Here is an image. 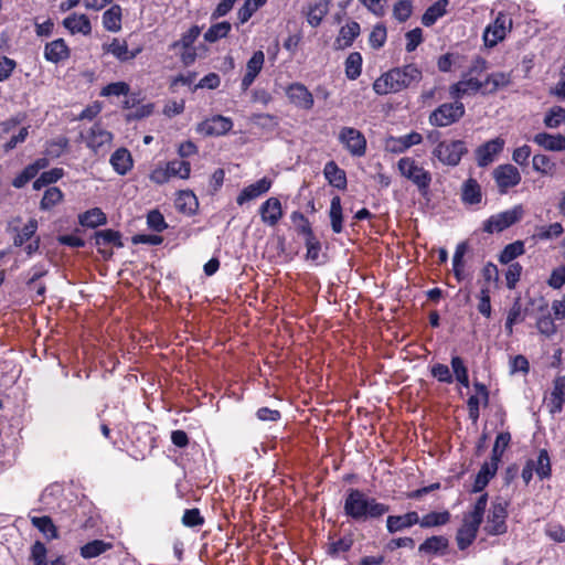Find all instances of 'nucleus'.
<instances>
[{"instance_id":"nucleus-1","label":"nucleus","mask_w":565,"mask_h":565,"mask_svg":"<svg viewBox=\"0 0 565 565\" xmlns=\"http://www.w3.org/2000/svg\"><path fill=\"white\" fill-rule=\"evenodd\" d=\"M422 78V70L412 63L383 73L374 81L373 90L377 95L399 93L413 84H418Z\"/></svg>"},{"instance_id":"nucleus-2","label":"nucleus","mask_w":565,"mask_h":565,"mask_svg":"<svg viewBox=\"0 0 565 565\" xmlns=\"http://www.w3.org/2000/svg\"><path fill=\"white\" fill-rule=\"evenodd\" d=\"M397 169L402 177L417 186L422 194L429 190L433 177L430 171L418 164L412 157H403L397 162Z\"/></svg>"},{"instance_id":"nucleus-3","label":"nucleus","mask_w":565,"mask_h":565,"mask_svg":"<svg viewBox=\"0 0 565 565\" xmlns=\"http://www.w3.org/2000/svg\"><path fill=\"white\" fill-rule=\"evenodd\" d=\"M468 153V147L465 140L452 139L438 142L431 150L434 159L444 166L455 168L460 164L462 157Z\"/></svg>"},{"instance_id":"nucleus-4","label":"nucleus","mask_w":565,"mask_h":565,"mask_svg":"<svg viewBox=\"0 0 565 565\" xmlns=\"http://www.w3.org/2000/svg\"><path fill=\"white\" fill-rule=\"evenodd\" d=\"M465 114L466 108L460 100L444 103L429 114L428 121L433 127L445 128L458 122Z\"/></svg>"},{"instance_id":"nucleus-5","label":"nucleus","mask_w":565,"mask_h":565,"mask_svg":"<svg viewBox=\"0 0 565 565\" xmlns=\"http://www.w3.org/2000/svg\"><path fill=\"white\" fill-rule=\"evenodd\" d=\"M523 205H514L510 210H505L489 216L482 224V231L487 234L501 233L504 230L519 223L523 218Z\"/></svg>"},{"instance_id":"nucleus-6","label":"nucleus","mask_w":565,"mask_h":565,"mask_svg":"<svg viewBox=\"0 0 565 565\" xmlns=\"http://www.w3.org/2000/svg\"><path fill=\"white\" fill-rule=\"evenodd\" d=\"M508 507L509 502L501 498H497L492 502L484 525V531L488 535L498 536L508 532Z\"/></svg>"},{"instance_id":"nucleus-7","label":"nucleus","mask_w":565,"mask_h":565,"mask_svg":"<svg viewBox=\"0 0 565 565\" xmlns=\"http://www.w3.org/2000/svg\"><path fill=\"white\" fill-rule=\"evenodd\" d=\"M201 34L199 25H192L186 32L181 35V39L172 42L169 45L170 51L180 50V60L184 66L192 65L196 60V50L193 46L194 42Z\"/></svg>"},{"instance_id":"nucleus-8","label":"nucleus","mask_w":565,"mask_h":565,"mask_svg":"<svg viewBox=\"0 0 565 565\" xmlns=\"http://www.w3.org/2000/svg\"><path fill=\"white\" fill-rule=\"evenodd\" d=\"M512 19L509 13L499 12L494 21L490 23L483 32L484 45L488 47L495 46L503 41L507 33L512 29Z\"/></svg>"},{"instance_id":"nucleus-9","label":"nucleus","mask_w":565,"mask_h":565,"mask_svg":"<svg viewBox=\"0 0 565 565\" xmlns=\"http://www.w3.org/2000/svg\"><path fill=\"white\" fill-rule=\"evenodd\" d=\"M492 178L495 181L500 194H507L510 189L519 185L522 180L520 171L511 163H503L495 167L492 171Z\"/></svg>"},{"instance_id":"nucleus-10","label":"nucleus","mask_w":565,"mask_h":565,"mask_svg":"<svg viewBox=\"0 0 565 565\" xmlns=\"http://www.w3.org/2000/svg\"><path fill=\"white\" fill-rule=\"evenodd\" d=\"M340 143L352 157H363L366 152L365 136L353 127H342L339 137Z\"/></svg>"},{"instance_id":"nucleus-11","label":"nucleus","mask_w":565,"mask_h":565,"mask_svg":"<svg viewBox=\"0 0 565 565\" xmlns=\"http://www.w3.org/2000/svg\"><path fill=\"white\" fill-rule=\"evenodd\" d=\"M285 94L291 105L298 109L311 110L315 105V98L308 87L300 83L294 82L286 86Z\"/></svg>"},{"instance_id":"nucleus-12","label":"nucleus","mask_w":565,"mask_h":565,"mask_svg":"<svg viewBox=\"0 0 565 565\" xmlns=\"http://www.w3.org/2000/svg\"><path fill=\"white\" fill-rule=\"evenodd\" d=\"M504 146L505 140L501 137H495L478 146L475 150L477 166L480 168L490 166L503 151Z\"/></svg>"},{"instance_id":"nucleus-13","label":"nucleus","mask_w":565,"mask_h":565,"mask_svg":"<svg viewBox=\"0 0 565 565\" xmlns=\"http://www.w3.org/2000/svg\"><path fill=\"white\" fill-rule=\"evenodd\" d=\"M367 494L360 489L349 488L345 492L343 511L347 518L361 522V513L363 504L367 499Z\"/></svg>"},{"instance_id":"nucleus-14","label":"nucleus","mask_w":565,"mask_h":565,"mask_svg":"<svg viewBox=\"0 0 565 565\" xmlns=\"http://www.w3.org/2000/svg\"><path fill=\"white\" fill-rule=\"evenodd\" d=\"M121 237L122 236L119 231L111 228L96 231L93 235L95 245L98 247V253L104 259H109L113 256V252L100 248V246L111 245L114 247L121 248L124 246Z\"/></svg>"},{"instance_id":"nucleus-15","label":"nucleus","mask_w":565,"mask_h":565,"mask_svg":"<svg viewBox=\"0 0 565 565\" xmlns=\"http://www.w3.org/2000/svg\"><path fill=\"white\" fill-rule=\"evenodd\" d=\"M449 540L444 535H433L424 540L418 546V553L429 557L448 554Z\"/></svg>"},{"instance_id":"nucleus-16","label":"nucleus","mask_w":565,"mask_h":565,"mask_svg":"<svg viewBox=\"0 0 565 565\" xmlns=\"http://www.w3.org/2000/svg\"><path fill=\"white\" fill-rule=\"evenodd\" d=\"M265 63V54L263 51H255L246 63V72L241 81V89L246 92L255 82L256 77L263 70Z\"/></svg>"},{"instance_id":"nucleus-17","label":"nucleus","mask_w":565,"mask_h":565,"mask_svg":"<svg viewBox=\"0 0 565 565\" xmlns=\"http://www.w3.org/2000/svg\"><path fill=\"white\" fill-rule=\"evenodd\" d=\"M423 136L417 131H412L399 137H388L385 141V149L393 153H403L413 146L422 143Z\"/></svg>"},{"instance_id":"nucleus-18","label":"nucleus","mask_w":565,"mask_h":565,"mask_svg":"<svg viewBox=\"0 0 565 565\" xmlns=\"http://www.w3.org/2000/svg\"><path fill=\"white\" fill-rule=\"evenodd\" d=\"M102 50L104 54H111L121 63L134 60L141 52V47L129 51L127 42L117 38H114L110 43H104Z\"/></svg>"},{"instance_id":"nucleus-19","label":"nucleus","mask_w":565,"mask_h":565,"mask_svg":"<svg viewBox=\"0 0 565 565\" xmlns=\"http://www.w3.org/2000/svg\"><path fill=\"white\" fill-rule=\"evenodd\" d=\"M233 128L232 119L222 115L213 116L199 126V131L206 136H223Z\"/></svg>"},{"instance_id":"nucleus-20","label":"nucleus","mask_w":565,"mask_h":565,"mask_svg":"<svg viewBox=\"0 0 565 565\" xmlns=\"http://www.w3.org/2000/svg\"><path fill=\"white\" fill-rule=\"evenodd\" d=\"M259 215L264 224L268 226L277 225L284 215L279 199L271 196L263 202L259 206Z\"/></svg>"},{"instance_id":"nucleus-21","label":"nucleus","mask_w":565,"mask_h":565,"mask_svg":"<svg viewBox=\"0 0 565 565\" xmlns=\"http://www.w3.org/2000/svg\"><path fill=\"white\" fill-rule=\"evenodd\" d=\"M70 56L71 49L62 38L47 42L44 46V58L47 62L58 64L68 60Z\"/></svg>"},{"instance_id":"nucleus-22","label":"nucleus","mask_w":565,"mask_h":565,"mask_svg":"<svg viewBox=\"0 0 565 565\" xmlns=\"http://www.w3.org/2000/svg\"><path fill=\"white\" fill-rule=\"evenodd\" d=\"M270 188L271 180L268 179L267 177H264L256 181L255 183L245 186L237 195L236 203L238 205H243L246 202L257 199L258 196L267 193L270 190Z\"/></svg>"},{"instance_id":"nucleus-23","label":"nucleus","mask_w":565,"mask_h":565,"mask_svg":"<svg viewBox=\"0 0 565 565\" xmlns=\"http://www.w3.org/2000/svg\"><path fill=\"white\" fill-rule=\"evenodd\" d=\"M419 522V515L416 511H408L401 515H388L386 519V530L390 534L409 529Z\"/></svg>"},{"instance_id":"nucleus-24","label":"nucleus","mask_w":565,"mask_h":565,"mask_svg":"<svg viewBox=\"0 0 565 565\" xmlns=\"http://www.w3.org/2000/svg\"><path fill=\"white\" fill-rule=\"evenodd\" d=\"M323 175L331 186L341 191H344L347 189V173L343 169H341L338 166L335 161L330 160L324 164Z\"/></svg>"},{"instance_id":"nucleus-25","label":"nucleus","mask_w":565,"mask_h":565,"mask_svg":"<svg viewBox=\"0 0 565 565\" xmlns=\"http://www.w3.org/2000/svg\"><path fill=\"white\" fill-rule=\"evenodd\" d=\"M111 140V132L104 129L99 122L94 124L86 136L87 147L93 149L95 152H97L103 146L110 143Z\"/></svg>"},{"instance_id":"nucleus-26","label":"nucleus","mask_w":565,"mask_h":565,"mask_svg":"<svg viewBox=\"0 0 565 565\" xmlns=\"http://www.w3.org/2000/svg\"><path fill=\"white\" fill-rule=\"evenodd\" d=\"M329 4L328 0H317L313 3H309L307 9L302 10L309 25L317 28L321 24L329 12Z\"/></svg>"},{"instance_id":"nucleus-27","label":"nucleus","mask_w":565,"mask_h":565,"mask_svg":"<svg viewBox=\"0 0 565 565\" xmlns=\"http://www.w3.org/2000/svg\"><path fill=\"white\" fill-rule=\"evenodd\" d=\"M388 511H390L388 504L380 502L373 497H367L365 503L363 504V509H362V513H361V522H366L367 520L381 519Z\"/></svg>"},{"instance_id":"nucleus-28","label":"nucleus","mask_w":565,"mask_h":565,"mask_svg":"<svg viewBox=\"0 0 565 565\" xmlns=\"http://www.w3.org/2000/svg\"><path fill=\"white\" fill-rule=\"evenodd\" d=\"M174 205L178 212L191 216L196 213L199 202L191 190H183L178 193Z\"/></svg>"},{"instance_id":"nucleus-29","label":"nucleus","mask_w":565,"mask_h":565,"mask_svg":"<svg viewBox=\"0 0 565 565\" xmlns=\"http://www.w3.org/2000/svg\"><path fill=\"white\" fill-rule=\"evenodd\" d=\"M110 164L113 169L120 175L127 174L134 166L131 153L126 148H118L110 156Z\"/></svg>"},{"instance_id":"nucleus-30","label":"nucleus","mask_w":565,"mask_h":565,"mask_svg":"<svg viewBox=\"0 0 565 565\" xmlns=\"http://www.w3.org/2000/svg\"><path fill=\"white\" fill-rule=\"evenodd\" d=\"M533 141L547 151L565 150V137L561 134L539 132L533 137Z\"/></svg>"},{"instance_id":"nucleus-31","label":"nucleus","mask_w":565,"mask_h":565,"mask_svg":"<svg viewBox=\"0 0 565 565\" xmlns=\"http://www.w3.org/2000/svg\"><path fill=\"white\" fill-rule=\"evenodd\" d=\"M361 26L356 21H351L341 26L339 35L335 39L338 49H347L351 46L354 40L360 35Z\"/></svg>"},{"instance_id":"nucleus-32","label":"nucleus","mask_w":565,"mask_h":565,"mask_svg":"<svg viewBox=\"0 0 565 565\" xmlns=\"http://www.w3.org/2000/svg\"><path fill=\"white\" fill-rule=\"evenodd\" d=\"M498 467L499 466L494 462H484L475 478L471 492L477 493L483 491L490 480L495 476Z\"/></svg>"},{"instance_id":"nucleus-33","label":"nucleus","mask_w":565,"mask_h":565,"mask_svg":"<svg viewBox=\"0 0 565 565\" xmlns=\"http://www.w3.org/2000/svg\"><path fill=\"white\" fill-rule=\"evenodd\" d=\"M63 25L72 34L82 33L84 35H88L92 32V24L87 15L81 14L76 15L71 14L63 20Z\"/></svg>"},{"instance_id":"nucleus-34","label":"nucleus","mask_w":565,"mask_h":565,"mask_svg":"<svg viewBox=\"0 0 565 565\" xmlns=\"http://www.w3.org/2000/svg\"><path fill=\"white\" fill-rule=\"evenodd\" d=\"M461 200L469 205L479 204L482 201V191L478 181L473 178H468L461 188Z\"/></svg>"},{"instance_id":"nucleus-35","label":"nucleus","mask_w":565,"mask_h":565,"mask_svg":"<svg viewBox=\"0 0 565 565\" xmlns=\"http://www.w3.org/2000/svg\"><path fill=\"white\" fill-rule=\"evenodd\" d=\"M451 514L448 510L431 511L419 518V526L423 529H431L444 526L450 522Z\"/></svg>"},{"instance_id":"nucleus-36","label":"nucleus","mask_w":565,"mask_h":565,"mask_svg":"<svg viewBox=\"0 0 565 565\" xmlns=\"http://www.w3.org/2000/svg\"><path fill=\"white\" fill-rule=\"evenodd\" d=\"M78 223L84 227L96 228L107 224V216L99 207H93L78 215Z\"/></svg>"},{"instance_id":"nucleus-37","label":"nucleus","mask_w":565,"mask_h":565,"mask_svg":"<svg viewBox=\"0 0 565 565\" xmlns=\"http://www.w3.org/2000/svg\"><path fill=\"white\" fill-rule=\"evenodd\" d=\"M449 4V0H437L431 6H429L422 17V23L425 26H431L436 23V21L444 17L447 13V7Z\"/></svg>"},{"instance_id":"nucleus-38","label":"nucleus","mask_w":565,"mask_h":565,"mask_svg":"<svg viewBox=\"0 0 565 565\" xmlns=\"http://www.w3.org/2000/svg\"><path fill=\"white\" fill-rule=\"evenodd\" d=\"M30 521L49 541L58 539V530L51 516H30Z\"/></svg>"},{"instance_id":"nucleus-39","label":"nucleus","mask_w":565,"mask_h":565,"mask_svg":"<svg viewBox=\"0 0 565 565\" xmlns=\"http://www.w3.org/2000/svg\"><path fill=\"white\" fill-rule=\"evenodd\" d=\"M121 8L114 4L103 13V26L109 32H118L121 30Z\"/></svg>"},{"instance_id":"nucleus-40","label":"nucleus","mask_w":565,"mask_h":565,"mask_svg":"<svg viewBox=\"0 0 565 565\" xmlns=\"http://www.w3.org/2000/svg\"><path fill=\"white\" fill-rule=\"evenodd\" d=\"M484 82L483 94H494L500 88L507 87L511 83L510 74L504 72L491 73Z\"/></svg>"},{"instance_id":"nucleus-41","label":"nucleus","mask_w":565,"mask_h":565,"mask_svg":"<svg viewBox=\"0 0 565 565\" xmlns=\"http://www.w3.org/2000/svg\"><path fill=\"white\" fill-rule=\"evenodd\" d=\"M329 217L333 233L340 234L343 231V211L339 195H334L331 199Z\"/></svg>"},{"instance_id":"nucleus-42","label":"nucleus","mask_w":565,"mask_h":565,"mask_svg":"<svg viewBox=\"0 0 565 565\" xmlns=\"http://www.w3.org/2000/svg\"><path fill=\"white\" fill-rule=\"evenodd\" d=\"M363 57L360 52H351L344 61V73L348 79L355 81L362 73Z\"/></svg>"},{"instance_id":"nucleus-43","label":"nucleus","mask_w":565,"mask_h":565,"mask_svg":"<svg viewBox=\"0 0 565 565\" xmlns=\"http://www.w3.org/2000/svg\"><path fill=\"white\" fill-rule=\"evenodd\" d=\"M534 471L540 480L552 477V463L548 451L540 449L536 460H533Z\"/></svg>"},{"instance_id":"nucleus-44","label":"nucleus","mask_w":565,"mask_h":565,"mask_svg":"<svg viewBox=\"0 0 565 565\" xmlns=\"http://www.w3.org/2000/svg\"><path fill=\"white\" fill-rule=\"evenodd\" d=\"M511 443V434L509 431H501L497 435L494 445L492 447L490 461L499 466L502 456Z\"/></svg>"},{"instance_id":"nucleus-45","label":"nucleus","mask_w":565,"mask_h":565,"mask_svg":"<svg viewBox=\"0 0 565 565\" xmlns=\"http://www.w3.org/2000/svg\"><path fill=\"white\" fill-rule=\"evenodd\" d=\"M451 369H452V377L455 376L456 381L461 384L463 387L468 388L470 385L469 382V371L465 361L459 355H452L450 360Z\"/></svg>"},{"instance_id":"nucleus-46","label":"nucleus","mask_w":565,"mask_h":565,"mask_svg":"<svg viewBox=\"0 0 565 565\" xmlns=\"http://www.w3.org/2000/svg\"><path fill=\"white\" fill-rule=\"evenodd\" d=\"M109 548H111V544L110 543H107L103 540H93L86 544H84L82 547H81V556L83 558H93V557H97L99 556L100 554L105 553L106 551H108Z\"/></svg>"},{"instance_id":"nucleus-47","label":"nucleus","mask_w":565,"mask_h":565,"mask_svg":"<svg viewBox=\"0 0 565 565\" xmlns=\"http://www.w3.org/2000/svg\"><path fill=\"white\" fill-rule=\"evenodd\" d=\"M524 253L525 247L523 241H515L504 246L499 255V262L504 265L511 264L516 257Z\"/></svg>"},{"instance_id":"nucleus-48","label":"nucleus","mask_w":565,"mask_h":565,"mask_svg":"<svg viewBox=\"0 0 565 565\" xmlns=\"http://www.w3.org/2000/svg\"><path fill=\"white\" fill-rule=\"evenodd\" d=\"M38 230V221L30 218L23 227L13 237V245L17 247L23 246L28 241H31Z\"/></svg>"},{"instance_id":"nucleus-49","label":"nucleus","mask_w":565,"mask_h":565,"mask_svg":"<svg viewBox=\"0 0 565 565\" xmlns=\"http://www.w3.org/2000/svg\"><path fill=\"white\" fill-rule=\"evenodd\" d=\"M232 25L227 21L212 24L204 33V40L210 43H214L221 39H224L231 32Z\"/></svg>"},{"instance_id":"nucleus-50","label":"nucleus","mask_w":565,"mask_h":565,"mask_svg":"<svg viewBox=\"0 0 565 565\" xmlns=\"http://www.w3.org/2000/svg\"><path fill=\"white\" fill-rule=\"evenodd\" d=\"M290 220L295 225L296 232L305 238L315 234L310 221L300 211H294L290 215Z\"/></svg>"},{"instance_id":"nucleus-51","label":"nucleus","mask_w":565,"mask_h":565,"mask_svg":"<svg viewBox=\"0 0 565 565\" xmlns=\"http://www.w3.org/2000/svg\"><path fill=\"white\" fill-rule=\"evenodd\" d=\"M64 198L63 192L57 186H50L45 190L40 202V209L49 211L58 204Z\"/></svg>"},{"instance_id":"nucleus-52","label":"nucleus","mask_w":565,"mask_h":565,"mask_svg":"<svg viewBox=\"0 0 565 565\" xmlns=\"http://www.w3.org/2000/svg\"><path fill=\"white\" fill-rule=\"evenodd\" d=\"M478 535V530L461 525L456 534V542L460 551L467 550L475 542Z\"/></svg>"},{"instance_id":"nucleus-53","label":"nucleus","mask_w":565,"mask_h":565,"mask_svg":"<svg viewBox=\"0 0 565 565\" xmlns=\"http://www.w3.org/2000/svg\"><path fill=\"white\" fill-rule=\"evenodd\" d=\"M168 177H178L181 179H188L191 173V164L185 160H171L167 163Z\"/></svg>"},{"instance_id":"nucleus-54","label":"nucleus","mask_w":565,"mask_h":565,"mask_svg":"<svg viewBox=\"0 0 565 565\" xmlns=\"http://www.w3.org/2000/svg\"><path fill=\"white\" fill-rule=\"evenodd\" d=\"M267 0H245L244 4L238 9L237 19L239 23H246L253 14L262 8Z\"/></svg>"},{"instance_id":"nucleus-55","label":"nucleus","mask_w":565,"mask_h":565,"mask_svg":"<svg viewBox=\"0 0 565 565\" xmlns=\"http://www.w3.org/2000/svg\"><path fill=\"white\" fill-rule=\"evenodd\" d=\"M386 39V26L383 23H377L369 35V44L372 49L379 50L384 46Z\"/></svg>"},{"instance_id":"nucleus-56","label":"nucleus","mask_w":565,"mask_h":565,"mask_svg":"<svg viewBox=\"0 0 565 565\" xmlns=\"http://www.w3.org/2000/svg\"><path fill=\"white\" fill-rule=\"evenodd\" d=\"M533 169L542 175L552 174L555 163L546 154H535L532 159Z\"/></svg>"},{"instance_id":"nucleus-57","label":"nucleus","mask_w":565,"mask_h":565,"mask_svg":"<svg viewBox=\"0 0 565 565\" xmlns=\"http://www.w3.org/2000/svg\"><path fill=\"white\" fill-rule=\"evenodd\" d=\"M181 523L185 527L193 529V527L202 526L205 523V519L201 514L200 509L192 508V509H186L184 511V513L181 518Z\"/></svg>"},{"instance_id":"nucleus-58","label":"nucleus","mask_w":565,"mask_h":565,"mask_svg":"<svg viewBox=\"0 0 565 565\" xmlns=\"http://www.w3.org/2000/svg\"><path fill=\"white\" fill-rule=\"evenodd\" d=\"M564 228L561 223L556 222L550 225L540 226L536 228L534 237L540 241H546L553 237H558L563 234Z\"/></svg>"},{"instance_id":"nucleus-59","label":"nucleus","mask_w":565,"mask_h":565,"mask_svg":"<svg viewBox=\"0 0 565 565\" xmlns=\"http://www.w3.org/2000/svg\"><path fill=\"white\" fill-rule=\"evenodd\" d=\"M147 225L150 230L157 233H161L168 228V223L166 222L163 214L158 209L148 212Z\"/></svg>"},{"instance_id":"nucleus-60","label":"nucleus","mask_w":565,"mask_h":565,"mask_svg":"<svg viewBox=\"0 0 565 565\" xmlns=\"http://www.w3.org/2000/svg\"><path fill=\"white\" fill-rule=\"evenodd\" d=\"M565 121V108L561 106L552 107L544 117V125L547 128H557Z\"/></svg>"},{"instance_id":"nucleus-61","label":"nucleus","mask_w":565,"mask_h":565,"mask_svg":"<svg viewBox=\"0 0 565 565\" xmlns=\"http://www.w3.org/2000/svg\"><path fill=\"white\" fill-rule=\"evenodd\" d=\"M47 548L41 541H35L30 548V561L33 565H49L46 561Z\"/></svg>"},{"instance_id":"nucleus-62","label":"nucleus","mask_w":565,"mask_h":565,"mask_svg":"<svg viewBox=\"0 0 565 565\" xmlns=\"http://www.w3.org/2000/svg\"><path fill=\"white\" fill-rule=\"evenodd\" d=\"M413 12V4L411 0H398L393 8V15L399 22H405L409 19Z\"/></svg>"},{"instance_id":"nucleus-63","label":"nucleus","mask_w":565,"mask_h":565,"mask_svg":"<svg viewBox=\"0 0 565 565\" xmlns=\"http://www.w3.org/2000/svg\"><path fill=\"white\" fill-rule=\"evenodd\" d=\"M430 374L440 383L451 384L454 382L452 373L446 364L435 363L430 367Z\"/></svg>"},{"instance_id":"nucleus-64","label":"nucleus","mask_w":565,"mask_h":565,"mask_svg":"<svg viewBox=\"0 0 565 565\" xmlns=\"http://www.w3.org/2000/svg\"><path fill=\"white\" fill-rule=\"evenodd\" d=\"M547 285L553 289H561L565 285V264L552 270Z\"/></svg>"}]
</instances>
